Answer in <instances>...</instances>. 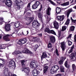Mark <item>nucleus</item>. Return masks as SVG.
Segmentation results:
<instances>
[{"label":"nucleus","mask_w":76,"mask_h":76,"mask_svg":"<svg viewBox=\"0 0 76 76\" xmlns=\"http://www.w3.org/2000/svg\"><path fill=\"white\" fill-rule=\"evenodd\" d=\"M40 72L36 69L33 70V76H37Z\"/></svg>","instance_id":"ddd939ff"},{"label":"nucleus","mask_w":76,"mask_h":76,"mask_svg":"<svg viewBox=\"0 0 76 76\" xmlns=\"http://www.w3.org/2000/svg\"><path fill=\"white\" fill-rule=\"evenodd\" d=\"M27 34L26 35L24 34H23V32L22 31H21L20 32V34H22V35H27L28 34H29V31H27Z\"/></svg>","instance_id":"a19ab883"},{"label":"nucleus","mask_w":76,"mask_h":76,"mask_svg":"<svg viewBox=\"0 0 76 76\" xmlns=\"http://www.w3.org/2000/svg\"><path fill=\"white\" fill-rule=\"evenodd\" d=\"M32 7L34 9H35L38 7L36 5L34 4V5H32Z\"/></svg>","instance_id":"a18cd8bd"},{"label":"nucleus","mask_w":76,"mask_h":76,"mask_svg":"<svg viewBox=\"0 0 76 76\" xmlns=\"http://www.w3.org/2000/svg\"><path fill=\"white\" fill-rule=\"evenodd\" d=\"M8 66L11 69H14L16 67V65L15 64V62L13 60H11L9 62Z\"/></svg>","instance_id":"7ed1b4c3"},{"label":"nucleus","mask_w":76,"mask_h":76,"mask_svg":"<svg viewBox=\"0 0 76 76\" xmlns=\"http://www.w3.org/2000/svg\"><path fill=\"white\" fill-rule=\"evenodd\" d=\"M29 40L30 41H34V42H36V41H37L38 38H37L36 37H32L31 39H30Z\"/></svg>","instance_id":"4be33fe9"},{"label":"nucleus","mask_w":76,"mask_h":76,"mask_svg":"<svg viewBox=\"0 0 76 76\" xmlns=\"http://www.w3.org/2000/svg\"><path fill=\"white\" fill-rule=\"evenodd\" d=\"M61 33V32H60V31H59L58 32V37L59 38H61V35L60 34Z\"/></svg>","instance_id":"864d4df0"},{"label":"nucleus","mask_w":76,"mask_h":76,"mask_svg":"<svg viewBox=\"0 0 76 76\" xmlns=\"http://www.w3.org/2000/svg\"><path fill=\"white\" fill-rule=\"evenodd\" d=\"M71 19L72 22V23H75V24H76V20H74L72 19V17H71Z\"/></svg>","instance_id":"79ce46f5"},{"label":"nucleus","mask_w":76,"mask_h":76,"mask_svg":"<svg viewBox=\"0 0 76 76\" xmlns=\"http://www.w3.org/2000/svg\"><path fill=\"white\" fill-rule=\"evenodd\" d=\"M12 45V44H11L10 43L3 45L4 46V48H6V47H8L11 46Z\"/></svg>","instance_id":"c85d7f7f"},{"label":"nucleus","mask_w":76,"mask_h":76,"mask_svg":"<svg viewBox=\"0 0 76 76\" xmlns=\"http://www.w3.org/2000/svg\"><path fill=\"white\" fill-rule=\"evenodd\" d=\"M58 63L59 64H60V65H61V64H63V61H62V60H61L60 61H59Z\"/></svg>","instance_id":"603ef678"},{"label":"nucleus","mask_w":76,"mask_h":76,"mask_svg":"<svg viewBox=\"0 0 76 76\" xmlns=\"http://www.w3.org/2000/svg\"><path fill=\"white\" fill-rule=\"evenodd\" d=\"M6 60L0 58V69L2 67L3 65L4 64L6 63Z\"/></svg>","instance_id":"f8f14e48"},{"label":"nucleus","mask_w":76,"mask_h":76,"mask_svg":"<svg viewBox=\"0 0 76 76\" xmlns=\"http://www.w3.org/2000/svg\"><path fill=\"white\" fill-rule=\"evenodd\" d=\"M30 66L31 68H37L38 66V62L35 60L32 61L30 63Z\"/></svg>","instance_id":"20e7f679"},{"label":"nucleus","mask_w":76,"mask_h":76,"mask_svg":"<svg viewBox=\"0 0 76 76\" xmlns=\"http://www.w3.org/2000/svg\"><path fill=\"white\" fill-rule=\"evenodd\" d=\"M61 48L64 51L66 47V43L65 42H62L61 43Z\"/></svg>","instance_id":"f3484780"},{"label":"nucleus","mask_w":76,"mask_h":76,"mask_svg":"<svg viewBox=\"0 0 76 76\" xmlns=\"http://www.w3.org/2000/svg\"><path fill=\"white\" fill-rule=\"evenodd\" d=\"M52 44H51V43H49V44H48V47L49 48H51V47H52Z\"/></svg>","instance_id":"3c124183"},{"label":"nucleus","mask_w":76,"mask_h":76,"mask_svg":"<svg viewBox=\"0 0 76 76\" xmlns=\"http://www.w3.org/2000/svg\"><path fill=\"white\" fill-rule=\"evenodd\" d=\"M53 25L54 27L57 29L58 28V27H59L58 23L56 21L53 22Z\"/></svg>","instance_id":"aec40b11"},{"label":"nucleus","mask_w":76,"mask_h":76,"mask_svg":"<svg viewBox=\"0 0 76 76\" xmlns=\"http://www.w3.org/2000/svg\"><path fill=\"white\" fill-rule=\"evenodd\" d=\"M49 34H52L55 35H56V32H55V31H54L53 30H50Z\"/></svg>","instance_id":"72a5a7b5"},{"label":"nucleus","mask_w":76,"mask_h":76,"mask_svg":"<svg viewBox=\"0 0 76 76\" xmlns=\"http://www.w3.org/2000/svg\"><path fill=\"white\" fill-rule=\"evenodd\" d=\"M12 1L10 0H7L5 3V4L8 7H11L12 4Z\"/></svg>","instance_id":"4468645a"},{"label":"nucleus","mask_w":76,"mask_h":76,"mask_svg":"<svg viewBox=\"0 0 76 76\" xmlns=\"http://www.w3.org/2000/svg\"><path fill=\"white\" fill-rule=\"evenodd\" d=\"M15 28H19V27H20V23L19 22H18L17 23H15Z\"/></svg>","instance_id":"c756f323"},{"label":"nucleus","mask_w":76,"mask_h":76,"mask_svg":"<svg viewBox=\"0 0 76 76\" xmlns=\"http://www.w3.org/2000/svg\"><path fill=\"white\" fill-rule=\"evenodd\" d=\"M51 8L50 7H48V9L46 11V13L47 15H50V11H51Z\"/></svg>","instance_id":"a878e982"},{"label":"nucleus","mask_w":76,"mask_h":76,"mask_svg":"<svg viewBox=\"0 0 76 76\" xmlns=\"http://www.w3.org/2000/svg\"><path fill=\"white\" fill-rule=\"evenodd\" d=\"M74 39L75 42H76V34H75L74 35Z\"/></svg>","instance_id":"13d9d810"},{"label":"nucleus","mask_w":76,"mask_h":76,"mask_svg":"<svg viewBox=\"0 0 76 76\" xmlns=\"http://www.w3.org/2000/svg\"><path fill=\"white\" fill-rule=\"evenodd\" d=\"M42 9V5H41L40 8L38 10V12L37 14V16H38L39 19L42 22V17H43V15L40 12H41Z\"/></svg>","instance_id":"f257e3e1"},{"label":"nucleus","mask_w":76,"mask_h":76,"mask_svg":"<svg viewBox=\"0 0 76 76\" xmlns=\"http://www.w3.org/2000/svg\"><path fill=\"white\" fill-rule=\"evenodd\" d=\"M26 62V61L25 60H22L21 61V64L23 67H25V63Z\"/></svg>","instance_id":"473e14b6"},{"label":"nucleus","mask_w":76,"mask_h":76,"mask_svg":"<svg viewBox=\"0 0 76 76\" xmlns=\"http://www.w3.org/2000/svg\"><path fill=\"white\" fill-rule=\"evenodd\" d=\"M5 29L6 32H9L11 30L10 28V24H7L5 26Z\"/></svg>","instance_id":"1a4fd4ad"},{"label":"nucleus","mask_w":76,"mask_h":76,"mask_svg":"<svg viewBox=\"0 0 76 76\" xmlns=\"http://www.w3.org/2000/svg\"><path fill=\"white\" fill-rule=\"evenodd\" d=\"M74 45H73L71 47L70 50H69L68 52L69 54H70V53H72V51H73V49L74 48Z\"/></svg>","instance_id":"7c9ffc66"},{"label":"nucleus","mask_w":76,"mask_h":76,"mask_svg":"<svg viewBox=\"0 0 76 76\" xmlns=\"http://www.w3.org/2000/svg\"><path fill=\"white\" fill-rule=\"evenodd\" d=\"M21 53V52L20 51H19V50H16L13 52L12 54H13V55H16V54H20Z\"/></svg>","instance_id":"bb28decb"},{"label":"nucleus","mask_w":76,"mask_h":76,"mask_svg":"<svg viewBox=\"0 0 76 76\" xmlns=\"http://www.w3.org/2000/svg\"><path fill=\"white\" fill-rule=\"evenodd\" d=\"M60 69L61 71V72H64V67H63V66H60Z\"/></svg>","instance_id":"e433bc0d"},{"label":"nucleus","mask_w":76,"mask_h":76,"mask_svg":"<svg viewBox=\"0 0 76 76\" xmlns=\"http://www.w3.org/2000/svg\"><path fill=\"white\" fill-rule=\"evenodd\" d=\"M75 27L73 26H71L70 27V29L71 31H73L75 30Z\"/></svg>","instance_id":"c03bdc74"},{"label":"nucleus","mask_w":76,"mask_h":76,"mask_svg":"<svg viewBox=\"0 0 76 76\" xmlns=\"http://www.w3.org/2000/svg\"><path fill=\"white\" fill-rule=\"evenodd\" d=\"M68 45L69 46H70L72 44V42L70 41L69 40H68Z\"/></svg>","instance_id":"09e8293b"},{"label":"nucleus","mask_w":76,"mask_h":76,"mask_svg":"<svg viewBox=\"0 0 76 76\" xmlns=\"http://www.w3.org/2000/svg\"><path fill=\"white\" fill-rule=\"evenodd\" d=\"M65 66L67 68H68V69L70 68V65H68V66H67V61H66L65 63Z\"/></svg>","instance_id":"f704fd0d"},{"label":"nucleus","mask_w":76,"mask_h":76,"mask_svg":"<svg viewBox=\"0 0 76 76\" xmlns=\"http://www.w3.org/2000/svg\"><path fill=\"white\" fill-rule=\"evenodd\" d=\"M56 54L57 56H59V54H58V50H57V49H56L55 51Z\"/></svg>","instance_id":"8fccbe9b"},{"label":"nucleus","mask_w":76,"mask_h":76,"mask_svg":"<svg viewBox=\"0 0 76 76\" xmlns=\"http://www.w3.org/2000/svg\"><path fill=\"white\" fill-rule=\"evenodd\" d=\"M27 42V40H26V39H22L19 40L17 42V44H19V45H23V44H24L26 43Z\"/></svg>","instance_id":"423d86ee"},{"label":"nucleus","mask_w":76,"mask_h":76,"mask_svg":"<svg viewBox=\"0 0 76 76\" xmlns=\"http://www.w3.org/2000/svg\"><path fill=\"white\" fill-rule=\"evenodd\" d=\"M30 5H31V3H29L28 4L27 7L25 8L26 10L24 11V13H25L27 11H28V10H29L31 9V8H30Z\"/></svg>","instance_id":"412c9836"},{"label":"nucleus","mask_w":76,"mask_h":76,"mask_svg":"<svg viewBox=\"0 0 76 76\" xmlns=\"http://www.w3.org/2000/svg\"><path fill=\"white\" fill-rule=\"evenodd\" d=\"M21 70L22 72L24 71V72L25 73H29V68L26 67H24L22 68Z\"/></svg>","instance_id":"9b49d317"},{"label":"nucleus","mask_w":76,"mask_h":76,"mask_svg":"<svg viewBox=\"0 0 76 76\" xmlns=\"http://www.w3.org/2000/svg\"><path fill=\"white\" fill-rule=\"evenodd\" d=\"M4 74L5 76H9V71L8 69V68L5 67L4 70Z\"/></svg>","instance_id":"6e6552de"},{"label":"nucleus","mask_w":76,"mask_h":76,"mask_svg":"<svg viewBox=\"0 0 76 76\" xmlns=\"http://www.w3.org/2000/svg\"><path fill=\"white\" fill-rule=\"evenodd\" d=\"M33 26L35 29H34V30H37V28L39 27V26H40V24L38 22V21L37 20H35L32 22Z\"/></svg>","instance_id":"f03ea898"},{"label":"nucleus","mask_w":76,"mask_h":76,"mask_svg":"<svg viewBox=\"0 0 76 76\" xmlns=\"http://www.w3.org/2000/svg\"><path fill=\"white\" fill-rule=\"evenodd\" d=\"M75 12V11H73L72 8H71L69 9L68 10L66 11V15L68 18H69V15H70V13H71V12Z\"/></svg>","instance_id":"dca6fc26"},{"label":"nucleus","mask_w":76,"mask_h":76,"mask_svg":"<svg viewBox=\"0 0 76 76\" xmlns=\"http://www.w3.org/2000/svg\"><path fill=\"white\" fill-rule=\"evenodd\" d=\"M48 1L50 3L52 4L55 6L56 5V3H54V2L53 1H51V0H48Z\"/></svg>","instance_id":"49530a36"},{"label":"nucleus","mask_w":76,"mask_h":76,"mask_svg":"<svg viewBox=\"0 0 76 76\" xmlns=\"http://www.w3.org/2000/svg\"><path fill=\"white\" fill-rule=\"evenodd\" d=\"M38 35L39 37H42V34L41 33L40 34H39Z\"/></svg>","instance_id":"0e129e2a"},{"label":"nucleus","mask_w":76,"mask_h":76,"mask_svg":"<svg viewBox=\"0 0 76 76\" xmlns=\"http://www.w3.org/2000/svg\"><path fill=\"white\" fill-rule=\"evenodd\" d=\"M47 55L46 54L45 52H43L42 54V55L41 57V59L42 60L44 58H47Z\"/></svg>","instance_id":"5701e85b"},{"label":"nucleus","mask_w":76,"mask_h":76,"mask_svg":"<svg viewBox=\"0 0 76 76\" xmlns=\"http://www.w3.org/2000/svg\"><path fill=\"white\" fill-rule=\"evenodd\" d=\"M72 34H70L68 36V37H67V38L68 39H69V38H71V37H72Z\"/></svg>","instance_id":"4d7b16f0"},{"label":"nucleus","mask_w":76,"mask_h":76,"mask_svg":"<svg viewBox=\"0 0 76 76\" xmlns=\"http://www.w3.org/2000/svg\"><path fill=\"white\" fill-rule=\"evenodd\" d=\"M59 69V67L58 65H54L53 66L50 70V72L52 74H53L54 73L56 72Z\"/></svg>","instance_id":"39448f33"},{"label":"nucleus","mask_w":76,"mask_h":76,"mask_svg":"<svg viewBox=\"0 0 76 76\" xmlns=\"http://www.w3.org/2000/svg\"><path fill=\"white\" fill-rule=\"evenodd\" d=\"M72 68L74 71H75V70H76V66H75V64H73L72 65Z\"/></svg>","instance_id":"de8ad7c7"},{"label":"nucleus","mask_w":76,"mask_h":76,"mask_svg":"<svg viewBox=\"0 0 76 76\" xmlns=\"http://www.w3.org/2000/svg\"><path fill=\"white\" fill-rule=\"evenodd\" d=\"M68 7L63 8V10H66V9H67Z\"/></svg>","instance_id":"774afa93"},{"label":"nucleus","mask_w":76,"mask_h":76,"mask_svg":"<svg viewBox=\"0 0 76 76\" xmlns=\"http://www.w3.org/2000/svg\"><path fill=\"white\" fill-rule=\"evenodd\" d=\"M4 48V47L3 46V45H0V49H3Z\"/></svg>","instance_id":"5fc2aeb1"},{"label":"nucleus","mask_w":76,"mask_h":76,"mask_svg":"<svg viewBox=\"0 0 76 76\" xmlns=\"http://www.w3.org/2000/svg\"><path fill=\"white\" fill-rule=\"evenodd\" d=\"M69 57L72 61H75L76 60V57L75 56V53H72L70 55Z\"/></svg>","instance_id":"9d476101"},{"label":"nucleus","mask_w":76,"mask_h":76,"mask_svg":"<svg viewBox=\"0 0 76 76\" xmlns=\"http://www.w3.org/2000/svg\"><path fill=\"white\" fill-rule=\"evenodd\" d=\"M69 1L61 4L62 6H69Z\"/></svg>","instance_id":"b1692460"},{"label":"nucleus","mask_w":76,"mask_h":76,"mask_svg":"<svg viewBox=\"0 0 76 76\" xmlns=\"http://www.w3.org/2000/svg\"><path fill=\"white\" fill-rule=\"evenodd\" d=\"M23 52L24 53L32 54V52H31L27 48H25L24 50H23Z\"/></svg>","instance_id":"a211bd4d"},{"label":"nucleus","mask_w":76,"mask_h":76,"mask_svg":"<svg viewBox=\"0 0 76 76\" xmlns=\"http://www.w3.org/2000/svg\"><path fill=\"white\" fill-rule=\"evenodd\" d=\"M26 76H31L30 74H29L28 73H26Z\"/></svg>","instance_id":"680f3d73"},{"label":"nucleus","mask_w":76,"mask_h":76,"mask_svg":"<svg viewBox=\"0 0 76 76\" xmlns=\"http://www.w3.org/2000/svg\"><path fill=\"white\" fill-rule=\"evenodd\" d=\"M17 9H20V6H18L17 7Z\"/></svg>","instance_id":"e2e57ef3"},{"label":"nucleus","mask_w":76,"mask_h":76,"mask_svg":"<svg viewBox=\"0 0 76 76\" xmlns=\"http://www.w3.org/2000/svg\"><path fill=\"white\" fill-rule=\"evenodd\" d=\"M57 18L58 20L59 21H62L64 19V15L58 16L57 17Z\"/></svg>","instance_id":"2eb2a0df"},{"label":"nucleus","mask_w":76,"mask_h":76,"mask_svg":"<svg viewBox=\"0 0 76 76\" xmlns=\"http://www.w3.org/2000/svg\"><path fill=\"white\" fill-rule=\"evenodd\" d=\"M34 19V18L33 17L28 18V19H29L30 20H33Z\"/></svg>","instance_id":"6e6d98bb"},{"label":"nucleus","mask_w":76,"mask_h":76,"mask_svg":"<svg viewBox=\"0 0 76 76\" xmlns=\"http://www.w3.org/2000/svg\"><path fill=\"white\" fill-rule=\"evenodd\" d=\"M47 20L48 21H50V20H51V18H49L48 17H47Z\"/></svg>","instance_id":"bf43d9fd"},{"label":"nucleus","mask_w":76,"mask_h":76,"mask_svg":"<svg viewBox=\"0 0 76 76\" xmlns=\"http://www.w3.org/2000/svg\"><path fill=\"white\" fill-rule=\"evenodd\" d=\"M74 1V0H72L71 2V3H73Z\"/></svg>","instance_id":"338daca9"},{"label":"nucleus","mask_w":76,"mask_h":76,"mask_svg":"<svg viewBox=\"0 0 76 76\" xmlns=\"http://www.w3.org/2000/svg\"><path fill=\"white\" fill-rule=\"evenodd\" d=\"M3 18H0V24L2 25V22H3Z\"/></svg>","instance_id":"ea45409f"},{"label":"nucleus","mask_w":76,"mask_h":76,"mask_svg":"<svg viewBox=\"0 0 76 76\" xmlns=\"http://www.w3.org/2000/svg\"><path fill=\"white\" fill-rule=\"evenodd\" d=\"M61 12V8L58 7L56 8V12L57 14L60 13Z\"/></svg>","instance_id":"393cba45"},{"label":"nucleus","mask_w":76,"mask_h":76,"mask_svg":"<svg viewBox=\"0 0 76 76\" xmlns=\"http://www.w3.org/2000/svg\"><path fill=\"white\" fill-rule=\"evenodd\" d=\"M17 0L18 3H21V2H22V1H21V0Z\"/></svg>","instance_id":"052dcab7"},{"label":"nucleus","mask_w":76,"mask_h":76,"mask_svg":"<svg viewBox=\"0 0 76 76\" xmlns=\"http://www.w3.org/2000/svg\"><path fill=\"white\" fill-rule=\"evenodd\" d=\"M50 40L52 43H54L56 42V38L54 36H51L50 37Z\"/></svg>","instance_id":"6ab92c4d"},{"label":"nucleus","mask_w":76,"mask_h":76,"mask_svg":"<svg viewBox=\"0 0 76 76\" xmlns=\"http://www.w3.org/2000/svg\"><path fill=\"white\" fill-rule=\"evenodd\" d=\"M13 34H14V33H13L12 34H11L6 35L4 36L3 38L4 40L6 41H10V39L9 38V37H11V36H12V37H13Z\"/></svg>","instance_id":"0eeeda50"},{"label":"nucleus","mask_w":76,"mask_h":76,"mask_svg":"<svg viewBox=\"0 0 76 76\" xmlns=\"http://www.w3.org/2000/svg\"><path fill=\"white\" fill-rule=\"evenodd\" d=\"M48 66H45L43 68V72L44 73H46L47 71L48 70Z\"/></svg>","instance_id":"cd10ccee"},{"label":"nucleus","mask_w":76,"mask_h":76,"mask_svg":"<svg viewBox=\"0 0 76 76\" xmlns=\"http://www.w3.org/2000/svg\"><path fill=\"white\" fill-rule=\"evenodd\" d=\"M66 29H67V26H63L62 28V31H64Z\"/></svg>","instance_id":"58836bf2"},{"label":"nucleus","mask_w":76,"mask_h":76,"mask_svg":"<svg viewBox=\"0 0 76 76\" xmlns=\"http://www.w3.org/2000/svg\"><path fill=\"white\" fill-rule=\"evenodd\" d=\"M38 47H38V45H36L34 47H32V48L34 50V51H35L37 50V48H38Z\"/></svg>","instance_id":"2f4dec72"},{"label":"nucleus","mask_w":76,"mask_h":76,"mask_svg":"<svg viewBox=\"0 0 76 76\" xmlns=\"http://www.w3.org/2000/svg\"><path fill=\"white\" fill-rule=\"evenodd\" d=\"M61 60L62 61H63V60H64V58L63 57H62Z\"/></svg>","instance_id":"69168bd1"},{"label":"nucleus","mask_w":76,"mask_h":76,"mask_svg":"<svg viewBox=\"0 0 76 76\" xmlns=\"http://www.w3.org/2000/svg\"><path fill=\"white\" fill-rule=\"evenodd\" d=\"M34 4H35L37 7L39 6L40 3L39 1H36L34 2Z\"/></svg>","instance_id":"c9c22d12"},{"label":"nucleus","mask_w":76,"mask_h":76,"mask_svg":"<svg viewBox=\"0 0 76 76\" xmlns=\"http://www.w3.org/2000/svg\"><path fill=\"white\" fill-rule=\"evenodd\" d=\"M70 20L68 19L67 20V21L66 22L65 25H69V23H70Z\"/></svg>","instance_id":"37998d69"},{"label":"nucleus","mask_w":76,"mask_h":76,"mask_svg":"<svg viewBox=\"0 0 76 76\" xmlns=\"http://www.w3.org/2000/svg\"><path fill=\"white\" fill-rule=\"evenodd\" d=\"M50 29L48 28H46L45 30V32H47L49 34L50 33Z\"/></svg>","instance_id":"4c0bfd02"}]
</instances>
